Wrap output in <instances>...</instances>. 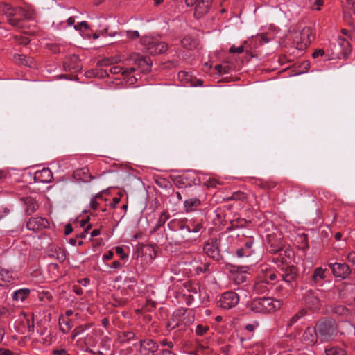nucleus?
<instances>
[{"label": "nucleus", "instance_id": "f257e3e1", "mask_svg": "<svg viewBox=\"0 0 355 355\" xmlns=\"http://www.w3.org/2000/svg\"><path fill=\"white\" fill-rule=\"evenodd\" d=\"M34 15V10L31 7H13L8 3L0 1V16L4 17L13 27L24 28V20L32 19Z\"/></svg>", "mask_w": 355, "mask_h": 355}, {"label": "nucleus", "instance_id": "f03ea898", "mask_svg": "<svg viewBox=\"0 0 355 355\" xmlns=\"http://www.w3.org/2000/svg\"><path fill=\"white\" fill-rule=\"evenodd\" d=\"M282 302L270 297H259L254 299L250 304V309L258 313H266L275 311L281 308Z\"/></svg>", "mask_w": 355, "mask_h": 355}, {"label": "nucleus", "instance_id": "7ed1b4c3", "mask_svg": "<svg viewBox=\"0 0 355 355\" xmlns=\"http://www.w3.org/2000/svg\"><path fill=\"white\" fill-rule=\"evenodd\" d=\"M320 343H327L333 340L337 335L336 324L329 320L322 319L315 325Z\"/></svg>", "mask_w": 355, "mask_h": 355}, {"label": "nucleus", "instance_id": "20e7f679", "mask_svg": "<svg viewBox=\"0 0 355 355\" xmlns=\"http://www.w3.org/2000/svg\"><path fill=\"white\" fill-rule=\"evenodd\" d=\"M185 3L187 6L194 7V17L200 19L209 10L212 0H185Z\"/></svg>", "mask_w": 355, "mask_h": 355}, {"label": "nucleus", "instance_id": "39448f33", "mask_svg": "<svg viewBox=\"0 0 355 355\" xmlns=\"http://www.w3.org/2000/svg\"><path fill=\"white\" fill-rule=\"evenodd\" d=\"M143 42L146 45V50L150 55H158L166 51L168 44L155 39H144Z\"/></svg>", "mask_w": 355, "mask_h": 355}, {"label": "nucleus", "instance_id": "423d86ee", "mask_svg": "<svg viewBox=\"0 0 355 355\" xmlns=\"http://www.w3.org/2000/svg\"><path fill=\"white\" fill-rule=\"evenodd\" d=\"M220 240L216 238H212L208 240L203 248L204 252L210 258L219 261L221 258L220 254Z\"/></svg>", "mask_w": 355, "mask_h": 355}, {"label": "nucleus", "instance_id": "0eeeda50", "mask_svg": "<svg viewBox=\"0 0 355 355\" xmlns=\"http://www.w3.org/2000/svg\"><path fill=\"white\" fill-rule=\"evenodd\" d=\"M239 301L238 295L234 291L224 293L218 302V306L229 309L235 306Z\"/></svg>", "mask_w": 355, "mask_h": 355}, {"label": "nucleus", "instance_id": "6e6552de", "mask_svg": "<svg viewBox=\"0 0 355 355\" xmlns=\"http://www.w3.org/2000/svg\"><path fill=\"white\" fill-rule=\"evenodd\" d=\"M318 340L319 337L315 327H306L302 334L301 341L307 346L313 347L318 344Z\"/></svg>", "mask_w": 355, "mask_h": 355}, {"label": "nucleus", "instance_id": "1a4fd4ad", "mask_svg": "<svg viewBox=\"0 0 355 355\" xmlns=\"http://www.w3.org/2000/svg\"><path fill=\"white\" fill-rule=\"evenodd\" d=\"M311 30L309 27L304 28L300 33V37L298 36L294 39V44L297 49L304 50L311 43Z\"/></svg>", "mask_w": 355, "mask_h": 355}, {"label": "nucleus", "instance_id": "9d476101", "mask_svg": "<svg viewBox=\"0 0 355 355\" xmlns=\"http://www.w3.org/2000/svg\"><path fill=\"white\" fill-rule=\"evenodd\" d=\"M328 266L334 276L343 279H346L351 273L349 266L345 263H329Z\"/></svg>", "mask_w": 355, "mask_h": 355}, {"label": "nucleus", "instance_id": "9b49d317", "mask_svg": "<svg viewBox=\"0 0 355 355\" xmlns=\"http://www.w3.org/2000/svg\"><path fill=\"white\" fill-rule=\"evenodd\" d=\"M282 279L288 284L295 282L297 277V269L294 266H286L282 268Z\"/></svg>", "mask_w": 355, "mask_h": 355}, {"label": "nucleus", "instance_id": "f8f14e48", "mask_svg": "<svg viewBox=\"0 0 355 355\" xmlns=\"http://www.w3.org/2000/svg\"><path fill=\"white\" fill-rule=\"evenodd\" d=\"M139 347L145 352L144 355H154L159 347L157 343L150 339L141 340Z\"/></svg>", "mask_w": 355, "mask_h": 355}, {"label": "nucleus", "instance_id": "ddd939ff", "mask_svg": "<svg viewBox=\"0 0 355 355\" xmlns=\"http://www.w3.org/2000/svg\"><path fill=\"white\" fill-rule=\"evenodd\" d=\"M48 221L42 218L37 217L30 218L26 223V227L28 230L37 231L46 228L48 226Z\"/></svg>", "mask_w": 355, "mask_h": 355}, {"label": "nucleus", "instance_id": "4468645a", "mask_svg": "<svg viewBox=\"0 0 355 355\" xmlns=\"http://www.w3.org/2000/svg\"><path fill=\"white\" fill-rule=\"evenodd\" d=\"M79 57L75 54L69 55L64 62V67L66 71H78L81 67L79 64Z\"/></svg>", "mask_w": 355, "mask_h": 355}, {"label": "nucleus", "instance_id": "2eb2a0df", "mask_svg": "<svg viewBox=\"0 0 355 355\" xmlns=\"http://www.w3.org/2000/svg\"><path fill=\"white\" fill-rule=\"evenodd\" d=\"M254 291L257 294H264L269 291V282L267 278L260 277L259 279L256 282L254 286Z\"/></svg>", "mask_w": 355, "mask_h": 355}, {"label": "nucleus", "instance_id": "dca6fc26", "mask_svg": "<svg viewBox=\"0 0 355 355\" xmlns=\"http://www.w3.org/2000/svg\"><path fill=\"white\" fill-rule=\"evenodd\" d=\"M326 269H322L321 267L316 268L311 277L312 282L315 285H322V281L326 278Z\"/></svg>", "mask_w": 355, "mask_h": 355}, {"label": "nucleus", "instance_id": "f3484780", "mask_svg": "<svg viewBox=\"0 0 355 355\" xmlns=\"http://www.w3.org/2000/svg\"><path fill=\"white\" fill-rule=\"evenodd\" d=\"M304 297L306 305L310 309L315 308L318 306L319 300L316 296L314 295L312 290L306 291V293L304 294Z\"/></svg>", "mask_w": 355, "mask_h": 355}, {"label": "nucleus", "instance_id": "a211bd4d", "mask_svg": "<svg viewBox=\"0 0 355 355\" xmlns=\"http://www.w3.org/2000/svg\"><path fill=\"white\" fill-rule=\"evenodd\" d=\"M187 219L183 220H173L170 221L168 226L171 230H186L187 232H191V227L187 225Z\"/></svg>", "mask_w": 355, "mask_h": 355}, {"label": "nucleus", "instance_id": "6ab92c4d", "mask_svg": "<svg viewBox=\"0 0 355 355\" xmlns=\"http://www.w3.org/2000/svg\"><path fill=\"white\" fill-rule=\"evenodd\" d=\"M14 277L12 273L8 270L0 268V286H7L12 283Z\"/></svg>", "mask_w": 355, "mask_h": 355}, {"label": "nucleus", "instance_id": "aec40b11", "mask_svg": "<svg viewBox=\"0 0 355 355\" xmlns=\"http://www.w3.org/2000/svg\"><path fill=\"white\" fill-rule=\"evenodd\" d=\"M136 63L142 71L147 72L150 69L152 62L147 57H140L136 60Z\"/></svg>", "mask_w": 355, "mask_h": 355}, {"label": "nucleus", "instance_id": "412c9836", "mask_svg": "<svg viewBox=\"0 0 355 355\" xmlns=\"http://www.w3.org/2000/svg\"><path fill=\"white\" fill-rule=\"evenodd\" d=\"M30 290L28 288H22L15 291L12 294V298L15 301H24L29 295Z\"/></svg>", "mask_w": 355, "mask_h": 355}, {"label": "nucleus", "instance_id": "4be33fe9", "mask_svg": "<svg viewBox=\"0 0 355 355\" xmlns=\"http://www.w3.org/2000/svg\"><path fill=\"white\" fill-rule=\"evenodd\" d=\"M245 347L247 349L245 355H262L263 353V348L261 344L257 343Z\"/></svg>", "mask_w": 355, "mask_h": 355}, {"label": "nucleus", "instance_id": "5701e85b", "mask_svg": "<svg viewBox=\"0 0 355 355\" xmlns=\"http://www.w3.org/2000/svg\"><path fill=\"white\" fill-rule=\"evenodd\" d=\"M338 44L341 49L342 54L344 57H347L349 55L352 48L348 40L344 38H340L338 40Z\"/></svg>", "mask_w": 355, "mask_h": 355}, {"label": "nucleus", "instance_id": "b1692460", "mask_svg": "<svg viewBox=\"0 0 355 355\" xmlns=\"http://www.w3.org/2000/svg\"><path fill=\"white\" fill-rule=\"evenodd\" d=\"M24 202L26 205V214L28 215L32 214L33 212H35L37 209V205L36 204L35 201L31 198H24Z\"/></svg>", "mask_w": 355, "mask_h": 355}, {"label": "nucleus", "instance_id": "393cba45", "mask_svg": "<svg viewBox=\"0 0 355 355\" xmlns=\"http://www.w3.org/2000/svg\"><path fill=\"white\" fill-rule=\"evenodd\" d=\"M200 205V200L198 198H191L184 201V207L187 212L191 211Z\"/></svg>", "mask_w": 355, "mask_h": 355}, {"label": "nucleus", "instance_id": "a878e982", "mask_svg": "<svg viewBox=\"0 0 355 355\" xmlns=\"http://www.w3.org/2000/svg\"><path fill=\"white\" fill-rule=\"evenodd\" d=\"M307 313L305 309H301L297 313L293 315L288 322V326L291 327L297 323L301 318L304 317Z\"/></svg>", "mask_w": 355, "mask_h": 355}, {"label": "nucleus", "instance_id": "bb28decb", "mask_svg": "<svg viewBox=\"0 0 355 355\" xmlns=\"http://www.w3.org/2000/svg\"><path fill=\"white\" fill-rule=\"evenodd\" d=\"M182 45L187 49L191 50L195 48L197 45V41L191 37H185L182 40Z\"/></svg>", "mask_w": 355, "mask_h": 355}, {"label": "nucleus", "instance_id": "cd10ccee", "mask_svg": "<svg viewBox=\"0 0 355 355\" xmlns=\"http://www.w3.org/2000/svg\"><path fill=\"white\" fill-rule=\"evenodd\" d=\"M23 33H24V35H17L15 37V39L19 44L27 45L29 44L31 40L25 35H33V33L29 32V31H24Z\"/></svg>", "mask_w": 355, "mask_h": 355}, {"label": "nucleus", "instance_id": "c85d7f7f", "mask_svg": "<svg viewBox=\"0 0 355 355\" xmlns=\"http://www.w3.org/2000/svg\"><path fill=\"white\" fill-rule=\"evenodd\" d=\"M257 41L259 42L260 44H263V43H268L270 41V39L267 37L266 33H261L257 35L255 37H252L250 40V43H256Z\"/></svg>", "mask_w": 355, "mask_h": 355}, {"label": "nucleus", "instance_id": "c756f323", "mask_svg": "<svg viewBox=\"0 0 355 355\" xmlns=\"http://www.w3.org/2000/svg\"><path fill=\"white\" fill-rule=\"evenodd\" d=\"M169 217L170 215L168 212H162L154 227V231L158 230L162 226H163Z\"/></svg>", "mask_w": 355, "mask_h": 355}, {"label": "nucleus", "instance_id": "7c9ffc66", "mask_svg": "<svg viewBox=\"0 0 355 355\" xmlns=\"http://www.w3.org/2000/svg\"><path fill=\"white\" fill-rule=\"evenodd\" d=\"M327 355H346L345 351L338 347H331L325 349Z\"/></svg>", "mask_w": 355, "mask_h": 355}, {"label": "nucleus", "instance_id": "2f4dec72", "mask_svg": "<svg viewBox=\"0 0 355 355\" xmlns=\"http://www.w3.org/2000/svg\"><path fill=\"white\" fill-rule=\"evenodd\" d=\"M119 62V59L116 58H105L102 60H100L98 62L97 64L99 67L103 66H109L110 64H112L114 63H116Z\"/></svg>", "mask_w": 355, "mask_h": 355}, {"label": "nucleus", "instance_id": "473e14b6", "mask_svg": "<svg viewBox=\"0 0 355 355\" xmlns=\"http://www.w3.org/2000/svg\"><path fill=\"white\" fill-rule=\"evenodd\" d=\"M135 336V334L132 331H124L120 336V339L121 342L125 343L128 342L130 340H132Z\"/></svg>", "mask_w": 355, "mask_h": 355}, {"label": "nucleus", "instance_id": "72a5a7b5", "mask_svg": "<svg viewBox=\"0 0 355 355\" xmlns=\"http://www.w3.org/2000/svg\"><path fill=\"white\" fill-rule=\"evenodd\" d=\"M18 58L19 59H23L24 60V62H21V64H24V65H26V66H28L30 67H33L34 66V60L32 58L26 57L23 55H19Z\"/></svg>", "mask_w": 355, "mask_h": 355}, {"label": "nucleus", "instance_id": "f704fd0d", "mask_svg": "<svg viewBox=\"0 0 355 355\" xmlns=\"http://www.w3.org/2000/svg\"><path fill=\"white\" fill-rule=\"evenodd\" d=\"M252 253V251H248L246 248H241L237 250L236 251V255L238 257H240V258H242V257H250Z\"/></svg>", "mask_w": 355, "mask_h": 355}, {"label": "nucleus", "instance_id": "c9c22d12", "mask_svg": "<svg viewBox=\"0 0 355 355\" xmlns=\"http://www.w3.org/2000/svg\"><path fill=\"white\" fill-rule=\"evenodd\" d=\"M215 69L219 74H225L229 73L230 67L227 65L217 64L215 66Z\"/></svg>", "mask_w": 355, "mask_h": 355}, {"label": "nucleus", "instance_id": "e433bc0d", "mask_svg": "<svg viewBox=\"0 0 355 355\" xmlns=\"http://www.w3.org/2000/svg\"><path fill=\"white\" fill-rule=\"evenodd\" d=\"M40 174L42 177H44L45 178L44 181H46V182L50 181L53 178L52 173L49 168H44L40 172Z\"/></svg>", "mask_w": 355, "mask_h": 355}, {"label": "nucleus", "instance_id": "4c0bfd02", "mask_svg": "<svg viewBox=\"0 0 355 355\" xmlns=\"http://www.w3.org/2000/svg\"><path fill=\"white\" fill-rule=\"evenodd\" d=\"M191 232L197 233L200 232L202 229H203V225L201 223H195L193 222L191 224Z\"/></svg>", "mask_w": 355, "mask_h": 355}, {"label": "nucleus", "instance_id": "58836bf2", "mask_svg": "<svg viewBox=\"0 0 355 355\" xmlns=\"http://www.w3.org/2000/svg\"><path fill=\"white\" fill-rule=\"evenodd\" d=\"M245 198V193L241 191L235 192L232 194L231 199L234 200H242Z\"/></svg>", "mask_w": 355, "mask_h": 355}, {"label": "nucleus", "instance_id": "ea45409f", "mask_svg": "<svg viewBox=\"0 0 355 355\" xmlns=\"http://www.w3.org/2000/svg\"><path fill=\"white\" fill-rule=\"evenodd\" d=\"M209 330L208 327H204L201 324H198L196 327V332L198 335L202 336Z\"/></svg>", "mask_w": 355, "mask_h": 355}, {"label": "nucleus", "instance_id": "a19ab883", "mask_svg": "<svg viewBox=\"0 0 355 355\" xmlns=\"http://www.w3.org/2000/svg\"><path fill=\"white\" fill-rule=\"evenodd\" d=\"M124 69L120 66H114L110 69V72L112 74H118L121 73L123 74Z\"/></svg>", "mask_w": 355, "mask_h": 355}, {"label": "nucleus", "instance_id": "79ce46f5", "mask_svg": "<svg viewBox=\"0 0 355 355\" xmlns=\"http://www.w3.org/2000/svg\"><path fill=\"white\" fill-rule=\"evenodd\" d=\"M116 252L119 255L121 259H125L128 257V255L124 252L123 249L121 247H117L116 248Z\"/></svg>", "mask_w": 355, "mask_h": 355}, {"label": "nucleus", "instance_id": "37998d69", "mask_svg": "<svg viewBox=\"0 0 355 355\" xmlns=\"http://www.w3.org/2000/svg\"><path fill=\"white\" fill-rule=\"evenodd\" d=\"M127 36L130 39H135L139 37V34L137 31H127Z\"/></svg>", "mask_w": 355, "mask_h": 355}, {"label": "nucleus", "instance_id": "c03bdc74", "mask_svg": "<svg viewBox=\"0 0 355 355\" xmlns=\"http://www.w3.org/2000/svg\"><path fill=\"white\" fill-rule=\"evenodd\" d=\"M244 51V46H240L239 47H235V46H232L230 49V53H241L242 52Z\"/></svg>", "mask_w": 355, "mask_h": 355}, {"label": "nucleus", "instance_id": "a18cd8bd", "mask_svg": "<svg viewBox=\"0 0 355 355\" xmlns=\"http://www.w3.org/2000/svg\"><path fill=\"white\" fill-rule=\"evenodd\" d=\"M347 259L349 262L355 265V252L352 251V252H349L347 256Z\"/></svg>", "mask_w": 355, "mask_h": 355}, {"label": "nucleus", "instance_id": "49530a36", "mask_svg": "<svg viewBox=\"0 0 355 355\" xmlns=\"http://www.w3.org/2000/svg\"><path fill=\"white\" fill-rule=\"evenodd\" d=\"M254 244V241L252 239H249L248 241L245 242L244 248H246L248 251H252V248Z\"/></svg>", "mask_w": 355, "mask_h": 355}, {"label": "nucleus", "instance_id": "de8ad7c7", "mask_svg": "<svg viewBox=\"0 0 355 355\" xmlns=\"http://www.w3.org/2000/svg\"><path fill=\"white\" fill-rule=\"evenodd\" d=\"M219 182L214 178H209L207 182V187H216Z\"/></svg>", "mask_w": 355, "mask_h": 355}, {"label": "nucleus", "instance_id": "09e8293b", "mask_svg": "<svg viewBox=\"0 0 355 355\" xmlns=\"http://www.w3.org/2000/svg\"><path fill=\"white\" fill-rule=\"evenodd\" d=\"M74 28L76 30L80 31L82 30L83 28H88V24L86 21H82L75 25Z\"/></svg>", "mask_w": 355, "mask_h": 355}, {"label": "nucleus", "instance_id": "8fccbe9b", "mask_svg": "<svg viewBox=\"0 0 355 355\" xmlns=\"http://www.w3.org/2000/svg\"><path fill=\"white\" fill-rule=\"evenodd\" d=\"M347 8L355 15V0H347Z\"/></svg>", "mask_w": 355, "mask_h": 355}, {"label": "nucleus", "instance_id": "3c124183", "mask_svg": "<svg viewBox=\"0 0 355 355\" xmlns=\"http://www.w3.org/2000/svg\"><path fill=\"white\" fill-rule=\"evenodd\" d=\"M324 55V51L323 49H316L313 53V58H318L320 56H322Z\"/></svg>", "mask_w": 355, "mask_h": 355}, {"label": "nucleus", "instance_id": "603ef678", "mask_svg": "<svg viewBox=\"0 0 355 355\" xmlns=\"http://www.w3.org/2000/svg\"><path fill=\"white\" fill-rule=\"evenodd\" d=\"M92 228V225L89 224L86 227L85 229L84 230V231L80 234V235L78 236V237L81 238V239H84L85 238L86 236V234L88 233V231Z\"/></svg>", "mask_w": 355, "mask_h": 355}, {"label": "nucleus", "instance_id": "864d4df0", "mask_svg": "<svg viewBox=\"0 0 355 355\" xmlns=\"http://www.w3.org/2000/svg\"><path fill=\"white\" fill-rule=\"evenodd\" d=\"M101 196L99 195V196H96L95 197L94 199H92L91 200V207L93 209H96L98 207V203L96 202V198H101Z\"/></svg>", "mask_w": 355, "mask_h": 355}, {"label": "nucleus", "instance_id": "5fc2aeb1", "mask_svg": "<svg viewBox=\"0 0 355 355\" xmlns=\"http://www.w3.org/2000/svg\"><path fill=\"white\" fill-rule=\"evenodd\" d=\"M0 355H19L17 353H12L9 350L0 348Z\"/></svg>", "mask_w": 355, "mask_h": 355}, {"label": "nucleus", "instance_id": "6e6d98bb", "mask_svg": "<svg viewBox=\"0 0 355 355\" xmlns=\"http://www.w3.org/2000/svg\"><path fill=\"white\" fill-rule=\"evenodd\" d=\"M161 345H163V346H167L170 349L173 348V346H174V345H173V343L172 342L168 341L166 339H164L161 342Z\"/></svg>", "mask_w": 355, "mask_h": 355}, {"label": "nucleus", "instance_id": "4d7b16f0", "mask_svg": "<svg viewBox=\"0 0 355 355\" xmlns=\"http://www.w3.org/2000/svg\"><path fill=\"white\" fill-rule=\"evenodd\" d=\"M113 257H114V252L112 251H109L107 253L103 254V259L104 260H110L113 258Z\"/></svg>", "mask_w": 355, "mask_h": 355}, {"label": "nucleus", "instance_id": "13d9d810", "mask_svg": "<svg viewBox=\"0 0 355 355\" xmlns=\"http://www.w3.org/2000/svg\"><path fill=\"white\" fill-rule=\"evenodd\" d=\"M135 71V68H134V67H130V68L125 69H124V71H123V75L128 76L130 74H131L132 73H133Z\"/></svg>", "mask_w": 355, "mask_h": 355}, {"label": "nucleus", "instance_id": "bf43d9fd", "mask_svg": "<svg viewBox=\"0 0 355 355\" xmlns=\"http://www.w3.org/2000/svg\"><path fill=\"white\" fill-rule=\"evenodd\" d=\"M73 291L76 293V294L80 295L83 293V289L79 286H74L73 288Z\"/></svg>", "mask_w": 355, "mask_h": 355}, {"label": "nucleus", "instance_id": "052dcab7", "mask_svg": "<svg viewBox=\"0 0 355 355\" xmlns=\"http://www.w3.org/2000/svg\"><path fill=\"white\" fill-rule=\"evenodd\" d=\"M264 278H267L268 282L270 281H274L277 279V275L275 273H270L268 275H266Z\"/></svg>", "mask_w": 355, "mask_h": 355}, {"label": "nucleus", "instance_id": "680f3d73", "mask_svg": "<svg viewBox=\"0 0 355 355\" xmlns=\"http://www.w3.org/2000/svg\"><path fill=\"white\" fill-rule=\"evenodd\" d=\"M73 231V227L71 224H67L65 226L64 233L66 235H69Z\"/></svg>", "mask_w": 355, "mask_h": 355}, {"label": "nucleus", "instance_id": "e2e57ef3", "mask_svg": "<svg viewBox=\"0 0 355 355\" xmlns=\"http://www.w3.org/2000/svg\"><path fill=\"white\" fill-rule=\"evenodd\" d=\"M161 355H176L169 349H163L160 352Z\"/></svg>", "mask_w": 355, "mask_h": 355}, {"label": "nucleus", "instance_id": "0e129e2a", "mask_svg": "<svg viewBox=\"0 0 355 355\" xmlns=\"http://www.w3.org/2000/svg\"><path fill=\"white\" fill-rule=\"evenodd\" d=\"M323 1L322 0H316L315 2V5L317 6L316 8H314V9L319 10H320V7L322 6Z\"/></svg>", "mask_w": 355, "mask_h": 355}, {"label": "nucleus", "instance_id": "69168bd1", "mask_svg": "<svg viewBox=\"0 0 355 355\" xmlns=\"http://www.w3.org/2000/svg\"><path fill=\"white\" fill-rule=\"evenodd\" d=\"M83 331H84V328L82 326H80V327H76L74 329L73 333H74V335L76 336V335L80 334Z\"/></svg>", "mask_w": 355, "mask_h": 355}, {"label": "nucleus", "instance_id": "338daca9", "mask_svg": "<svg viewBox=\"0 0 355 355\" xmlns=\"http://www.w3.org/2000/svg\"><path fill=\"white\" fill-rule=\"evenodd\" d=\"M101 232H100V230L98 229H94V230H92V232H91V237H95V236H97L100 234Z\"/></svg>", "mask_w": 355, "mask_h": 355}, {"label": "nucleus", "instance_id": "774afa93", "mask_svg": "<svg viewBox=\"0 0 355 355\" xmlns=\"http://www.w3.org/2000/svg\"><path fill=\"white\" fill-rule=\"evenodd\" d=\"M89 220H90L89 216H87L85 219H82L80 220V226L82 227H84L85 225L89 221Z\"/></svg>", "mask_w": 355, "mask_h": 355}]
</instances>
